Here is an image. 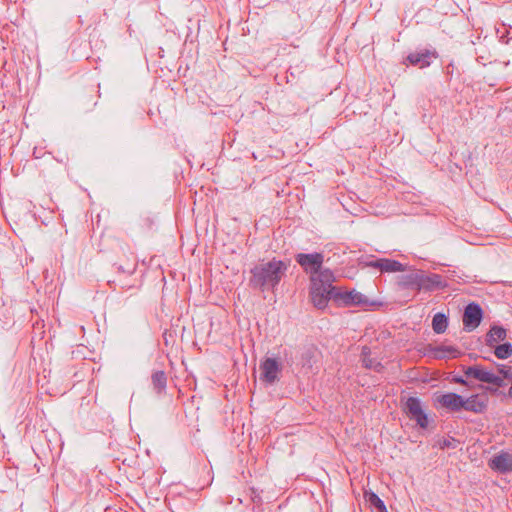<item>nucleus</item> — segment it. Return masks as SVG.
I'll use <instances>...</instances> for the list:
<instances>
[{
	"label": "nucleus",
	"mask_w": 512,
	"mask_h": 512,
	"mask_svg": "<svg viewBox=\"0 0 512 512\" xmlns=\"http://www.w3.org/2000/svg\"><path fill=\"white\" fill-rule=\"evenodd\" d=\"M288 265L276 258L255 265L250 270L249 286L261 292L274 290L281 282Z\"/></svg>",
	"instance_id": "obj_1"
},
{
	"label": "nucleus",
	"mask_w": 512,
	"mask_h": 512,
	"mask_svg": "<svg viewBox=\"0 0 512 512\" xmlns=\"http://www.w3.org/2000/svg\"><path fill=\"white\" fill-rule=\"evenodd\" d=\"M309 297L313 306L317 309H325L330 299L334 301L337 288L333 286L334 273L330 269H324L319 276L309 277Z\"/></svg>",
	"instance_id": "obj_2"
},
{
	"label": "nucleus",
	"mask_w": 512,
	"mask_h": 512,
	"mask_svg": "<svg viewBox=\"0 0 512 512\" xmlns=\"http://www.w3.org/2000/svg\"><path fill=\"white\" fill-rule=\"evenodd\" d=\"M295 260L305 273L310 274V277L319 276V273L325 269L322 268L324 262V255L322 253H298L295 256Z\"/></svg>",
	"instance_id": "obj_3"
},
{
	"label": "nucleus",
	"mask_w": 512,
	"mask_h": 512,
	"mask_svg": "<svg viewBox=\"0 0 512 512\" xmlns=\"http://www.w3.org/2000/svg\"><path fill=\"white\" fill-rule=\"evenodd\" d=\"M405 413L411 419L416 421L417 425L425 429L428 426V417L422 408L421 401L417 397H409L405 403Z\"/></svg>",
	"instance_id": "obj_4"
},
{
	"label": "nucleus",
	"mask_w": 512,
	"mask_h": 512,
	"mask_svg": "<svg viewBox=\"0 0 512 512\" xmlns=\"http://www.w3.org/2000/svg\"><path fill=\"white\" fill-rule=\"evenodd\" d=\"M438 57L439 54L435 49L425 48L409 53L404 63L408 62L412 66L423 69L429 67L432 61Z\"/></svg>",
	"instance_id": "obj_5"
},
{
	"label": "nucleus",
	"mask_w": 512,
	"mask_h": 512,
	"mask_svg": "<svg viewBox=\"0 0 512 512\" xmlns=\"http://www.w3.org/2000/svg\"><path fill=\"white\" fill-rule=\"evenodd\" d=\"M334 302L342 306H365L369 304L368 298L358 291L341 292L338 289L334 294Z\"/></svg>",
	"instance_id": "obj_6"
},
{
	"label": "nucleus",
	"mask_w": 512,
	"mask_h": 512,
	"mask_svg": "<svg viewBox=\"0 0 512 512\" xmlns=\"http://www.w3.org/2000/svg\"><path fill=\"white\" fill-rule=\"evenodd\" d=\"M419 282L420 291H434L448 286L447 281L440 274H425L422 271H419Z\"/></svg>",
	"instance_id": "obj_7"
},
{
	"label": "nucleus",
	"mask_w": 512,
	"mask_h": 512,
	"mask_svg": "<svg viewBox=\"0 0 512 512\" xmlns=\"http://www.w3.org/2000/svg\"><path fill=\"white\" fill-rule=\"evenodd\" d=\"M483 318V310L477 303H469L464 310L463 324L468 331H471L478 327Z\"/></svg>",
	"instance_id": "obj_8"
},
{
	"label": "nucleus",
	"mask_w": 512,
	"mask_h": 512,
	"mask_svg": "<svg viewBox=\"0 0 512 512\" xmlns=\"http://www.w3.org/2000/svg\"><path fill=\"white\" fill-rule=\"evenodd\" d=\"M367 267L375 268L380 270L382 273H391V272H403L405 271V266L394 259L388 258H378L374 260H370L365 262Z\"/></svg>",
	"instance_id": "obj_9"
},
{
	"label": "nucleus",
	"mask_w": 512,
	"mask_h": 512,
	"mask_svg": "<svg viewBox=\"0 0 512 512\" xmlns=\"http://www.w3.org/2000/svg\"><path fill=\"white\" fill-rule=\"evenodd\" d=\"M261 380L268 384L274 383L278 379L281 371L280 363L274 358H266L260 364Z\"/></svg>",
	"instance_id": "obj_10"
},
{
	"label": "nucleus",
	"mask_w": 512,
	"mask_h": 512,
	"mask_svg": "<svg viewBox=\"0 0 512 512\" xmlns=\"http://www.w3.org/2000/svg\"><path fill=\"white\" fill-rule=\"evenodd\" d=\"M437 401L442 407H444L452 412H458L461 409H463V406H464L463 397L461 395L453 393V392L446 393V394L439 396Z\"/></svg>",
	"instance_id": "obj_11"
},
{
	"label": "nucleus",
	"mask_w": 512,
	"mask_h": 512,
	"mask_svg": "<svg viewBox=\"0 0 512 512\" xmlns=\"http://www.w3.org/2000/svg\"><path fill=\"white\" fill-rule=\"evenodd\" d=\"M488 407V398L486 396H480L478 394L471 395L467 399H464L463 409L465 411L481 414L486 411Z\"/></svg>",
	"instance_id": "obj_12"
},
{
	"label": "nucleus",
	"mask_w": 512,
	"mask_h": 512,
	"mask_svg": "<svg viewBox=\"0 0 512 512\" xmlns=\"http://www.w3.org/2000/svg\"><path fill=\"white\" fill-rule=\"evenodd\" d=\"M489 466L501 473L510 472L512 471V455L509 453L496 455L490 460Z\"/></svg>",
	"instance_id": "obj_13"
},
{
	"label": "nucleus",
	"mask_w": 512,
	"mask_h": 512,
	"mask_svg": "<svg viewBox=\"0 0 512 512\" xmlns=\"http://www.w3.org/2000/svg\"><path fill=\"white\" fill-rule=\"evenodd\" d=\"M419 271L398 276L397 285L403 290H414L419 292Z\"/></svg>",
	"instance_id": "obj_14"
},
{
	"label": "nucleus",
	"mask_w": 512,
	"mask_h": 512,
	"mask_svg": "<svg viewBox=\"0 0 512 512\" xmlns=\"http://www.w3.org/2000/svg\"><path fill=\"white\" fill-rule=\"evenodd\" d=\"M362 365L366 369L381 372L384 369L383 364L376 358L371 357V349L368 346H363L361 350Z\"/></svg>",
	"instance_id": "obj_15"
},
{
	"label": "nucleus",
	"mask_w": 512,
	"mask_h": 512,
	"mask_svg": "<svg viewBox=\"0 0 512 512\" xmlns=\"http://www.w3.org/2000/svg\"><path fill=\"white\" fill-rule=\"evenodd\" d=\"M464 376L467 379H476L480 382H487L489 370L484 368L482 365H473L468 367H463Z\"/></svg>",
	"instance_id": "obj_16"
},
{
	"label": "nucleus",
	"mask_w": 512,
	"mask_h": 512,
	"mask_svg": "<svg viewBox=\"0 0 512 512\" xmlns=\"http://www.w3.org/2000/svg\"><path fill=\"white\" fill-rule=\"evenodd\" d=\"M430 351L433 353L434 357L437 359L443 358H458L461 355V352L454 346L451 345H440L433 348H430Z\"/></svg>",
	"instance_id": "obj_17"
},
{
	"label": "nucleus",
	"mask_w": 512,
	"mask_h": 512,
	"mask_svg": "<svg viewBox=\"0 0 512 512\" xmlns=\"http://www.w3.org/2000/svg\"><path fill=\"white\" fill-rule=\"evenodd\" d=\"M151 383L153 390L157 395H163L166 392L167 387V376L166 373L162 370L155 371L151 375Z\"/></svg>",
	"instance_id": "obj_18"
},
{
	"label": "nucleus",
	"mask_w": 512,
	"mask_h": 512,
	"mask_svg": "<svg viewBox=\"0 0 512 512\" xmlns=\"http://www.w3.org/2000/svg\"><path fill=\"white\" fill-rule=\"evenodd\" d=\"M506 335V329L501 326L494 325L486 334V344L490 347H494L499 341H503L506 338Z\"/></svg>",
	"instance_id": "obj_19"
},
{
	"label": "nucleus",
	"mask_w": 512,
	"mask_h": 512,
	"mask_svg": "<svg viewBox=\"0 0 512 512\" xmlns=\"http://www.w3.org/2000/svg\"><path fill=\"white\" fill-rule=\"evenodd\" d=\"M364 498L370 506L377 510V512H388L383 500L376 493L372 491H365Z\"/></svg>",
	"instance_id": "obj_20"
},
{
	"label": "nucleus",
	"mask_w": 512,
	"mask_h": 512,
	"mask_svg": "<svg viewBox=\"0 0 512 512\" xmlns=\"http://www.w3.org/2000/svg\"><path fill=\"white\" fill-rule=\"evenodd\" d=\"M448 327V318L443 313H436L432 319L433 331L437 334L444 333Z\"/></svg>",
	"instance_id": "obj_21"
},
{
	"label": "nucleus",
	"mask_w": 512,
	"mask_h": 512,
	"mask_svg": "<svg viewBox=\"0 0 512 512\" xmlns=\"http://www.w3.org/2000/svg\"><path fill=\"white\" fill-rule=\"evenodd\" d=\"M494 347V354L499 359H507L512 355V345L510 343L495 345Z\"/></svg>",
	"instance_id": "obj_22"
},
{
	"label": "nucleus",
	"mask_w": 512,
	"mask_h": 512,
	"mask_svg": "<svg viewBox=\"0 0 512 512\" xmlns=\"http://www.w3.org/2000/svg\"><path fill=\"white\" fill-rule=\"evenodd\" d=\"M488 384H493L495 385L497 388L498 387H502L504 386V378L502 377H499L497 375H495L493 372H489L488 374V378H487V382Z\"/></svg>",
	"instance_id": "obj_23"
},
{
	"label": "nucleus",
	"mask_w": 512,
	"mask_h": 512,
	"mask_svg": "<svg viewBox=\"0 0 512 512\" xmlns=\"http://www.w3.org/2000/svg\"><path fill=\"white\" fill-rule=\"evenodd\" d=\"M450 382L452 383H456V384H460V385H464V386H469L470 387V384L467 380V378L463 377V376H458V375H453L451 378H449Z\"/></svg>",
	"instance_id": "obj_24"
},
{
	"label": "nucleus",
	"mask_w": 512,
	"mask_h": 512,
	"mask_svg": "<svg viewBox=\"0 0 512 512\" xmlns=\"http://www.w3.org/2000/svg\"><path fill=\"white\" fill-rule=\"evenodd\" d=\"M251 499L254 503H261L262 501L260 495L256 492L255 488H251Z\"/></svg>",
	"instance_id": "obj_25"
},
{
	"label": "nucleus",
	"mask_w": 512,
	"mask_h": 512,
	"mask_svg": "<svg viewBox=\"0 0 512 512\" xmlns=\"http://www.w3.org/2000/svg\"><path fill=\"white\" fill-rule=\"evenodd\" d=\"M499 372L503 375V378H509L510 377V371L504 365H502L501 368H499Z\"/></svg>",
	"instance_id": "obj_26"
},
{
	"label": "nucleus",
	"mask_w": 512,
	"mask_h": 512,
	"mask_svg": "<svg viewBox=\"0 0 512 512\" xmlns=\"http://www.w3.org/2000/svg\"><path fill=\"white\" fill-rule=\"evenodd\" d=\"M453 69H454V64L451 62L447 66V74H452L453 73Z\"/></svg>",
	"instance_id": "obj_27"
},
{
	"label": "nucleus",
	"mask_w": 512,
	"mask_h": 512,
	"mask_svg": "<svg viewBox=\"0 0 512 512\" xmlns=\"http://www.w3.org/2000/svg\"><path fill=\"white\" fill-rule=\"evenodd\" d=\"M487 390H489L490 392H493V393L497 392V388L496 389H492V388L488 387Z\"/></svg>",
	"instance_id": "obj_28"
}]
</instances>
